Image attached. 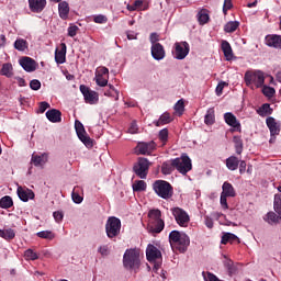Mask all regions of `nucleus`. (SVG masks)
Listing matches in <instances>:
<instances>
[{"mask_svg":"<svg viewBox=\"0 0 281 281\" xmlns=\"http://www.w3.org/2000/svg\"><path fill=\"white\" fill-rule=\"evenodd\" d=\"M123 267L128 271H135L142 267V252L139 248L126 249L123 255Z\"/></svg>","mask_w":281,"mask_h":281,"instance_id":"obj_1","label":"nucleus"},{"mask_svg":"<svg viewBox=\"0 0 281 281\" xmlns=\"http://www.w3.org/2000/svg\"><path fill=\"white\" fill-rule=\"evenodd\" d=\"M169 243L172 251L186 254V251H188V247L190 246V237H188L186 234H181L179 231H172L169 234Z\"/></svg>","mask_w":281,"mask_h":281,"instance_id":"obj_2","label":"nucleus"},{"mask_svg":"<svg viewBox=\"0 0 281 281\" xmlns=\"http://www.w3.org/2000/svg\"><path fill=\"white\" fill-rule=\"evenodd\" d=\"M172 166L180 175H188L192 170V160L188 154H182L181 157L172 159Z\"/></svg>","mask_w":281,"mask_h":281,"instance_id":"obj_3","label":"nucleus"},{"mask_svg":"<svg viewBox=\"0 0 281 281\" xmlns=\"http://www.w3.org/2000/svg\"><path fill=\"white\" fill-rule=\"evenodd\" d=\"M154 192L160 196V199H171L173 191H172V186L165 180H157L153 184Z\"/></svg>","mask_w":281,"mask_h":281,"instance_id":"obj_4","label":"nucleus"},{"mask_svg":"<svg viewBox=\"0 0 281 281\" xmlns=\"http://www.w3.org/2000/svg\"><path fill=\"white\" fill-rule=\"evenodd\" d=\"M244 80L247 87H252V85H255L257 89H260V87L265 86V72L260 70L255 72L247 71L245 74Z\"/></svg>","mask_w":281,"mask_h":281,"instance_id":"obj_5","label":"nucleus"},{"mask_svg":"<svg viewBox=\"0 0 281 281\" xmlns=\"http://www.w3.org/2000/svg\"><path fill=\"white\" fill-rule=\"evenodd\" d=\"M120 229H122V222L120 218L115 216L109 217L105 224L108 238H115L116 236H120Z\"/></svg>","mask_w":281,"mask_h":281,"instance_id":"obj_6","label":"nucleus"},{"mask_svg":"<svg viewBox=\"0 0 281 281\" xmlns=\"http://www.w3.org/2000/svg\"><path fill=\"white\" fill-rule=\"evenodd\" d=\"M149 217V223L154 225V232L156 234H160V232H164V220H161V211L156 209V210H150L148 213Z\"/></svg>","mask_w":281,"mask_h":281,"instance_id":"obj_7","label":"nucleus"},{"mask_svg":"<svg viewBox=\"0 0 281 281\" xmlns=\"http://www.w3.org/2000/svg\"><path fill=\"white\" fill-rule=\"evenodd\" d=\"M75 130L80 142H82L87 148H93V139L88 136L85 125L78 120L75 121Z\"/></svg>","mask_w":281,"mask_h":281,"instance_id":"obj_8","label":"nucleus"},{"mask_svg":"<svg viewBox=\"0 0 281 281\" xmlns=\"http://www.w3.org/2000/svg\"><path fill=\"white\" fill-rule=\"evenodd\" d=\"M222 193L220 203L223 207V210H229V204H227V196L234 198L236 196V190L234 189V186L229 182H224L222 186Z\"/></svg>","mask_w":281,"mask_h":281,"instance_id":"obj_9","label":"nucleus"},{"mask_svg":"<svg viewBox=\"0 0 281 281\" xmlns=\"http://www.w3.org/2000/svg\"><path fill=\"white\" fill-rule=\"evenodd\" d=\"M171 213L176 223L180 227H188V225L190 224V215L188 214V212H186V210L177 206L171 209Z\"/></svg>","mask_w":281,"mask_h":281,"instance_id":"obj_10","label":"nucleus"},{"mask_svg":"<svg viewBox=\"0 0 281 281\" xmlns=\"http://www.w3.org/2000/svg\"><path fill=\"white\" fill-rule=\"evenodd\" d=\"M150 168V161L146 158H138V161L134 165L133 170L139 179H146L148 177V169Z\"/></svg>","mask_w":281,"mask_h":281,"instance_id":"obj_11","label":"nucleus"},{"mask_svg":"<svg viewBox=\"0 0 281 281\" xmlns=\"http://www.w3.org/2000/svg\"><path fill=\"white\" fill-rule=\"evenodd\" d=\"M175 47V56L178 60H183V58L190 54V45L188 42L176 43Z\"/></svg>","mask_w":281,"mask_h":281,"instance_id":"obj_12","label":"nucleus"},{"mask_svg":"<svg viewBox=\"0 0 281 281\" xmlns=\"http://www.w3.org/2000/svg\"><path fill=\"white\" fill-rule=\"evenodd\" d=\"M80 91L88 104H95V102H98V92L89 89L87 86H80Z\"/></svg>","mask_w":281,"mask_h":281,"instance_id":"obj_13","label":"nucleus"},{"mask_svg":"<svg viewBox=\"0 0 281 281\" xmlns=\"http://www.w3.org/2000/svg\"><path fill=\"white\" fill-rule=\"evenodd\" d=\"M155 148H157V144L151 140L149 143H138L135 150L137 155H150Z\"/></svg>","mask_w":281,"mask_h":281,"instance_id":"obj_14","label":"nucleus"},{"mask_svg":"<svg viewBox=\"0 0 281 281\" xmlns=\"http://www.w3.org/2000/svg\"><path fill=\"white\" fill-rule=\"evenodd\" d=\"M19 63L24 71H27L29 74L36 71V67H38V64L32 57H23L19 60Z\"/></svg>","mask_w":281,"mask_h":281,"instance_id":"obj_15","label":"nucleus"},{"mask_svg":"<svg viewBox=\"0 0 281 281\" xmlns=\"http://www.w3.org/2000/svg\"><path fill=\"white\" fill-rule=\"evenodd\" d=\"M151 56L155 60H164L166 58V50L164 46L159 43H156L151 46Z\"/></svg>","mask_w":281,"mask_h":281,"instance_id":"obj_16","label":"nucleus"},{"mask_svg":"<svg viewBox=\"0 0 281 281\" xmlns=\"http://www.w3.org/2000/svg\"><path fill=\"white\" fill-rule=\"evenodd\" d=\"M146 257L148 262H153L158 258H161V251L157 247L148 245L146 249Z\"/></svg>","mask_w":281,"mask_h":281,"instance_id":"obj_17","label":"nucleus"},{"mask_svg":"<svg viewBox=\"0 0 281 281\" xmlns=\"http://www.w3.org/2000/svg\"><path fill=\"white\" fill-rule=\"evenodd\" d=\"M266 124L270 131V135H280V123L273 116L268 117Z\"/></svg>","mask_w":281,"mask_h":281,"instance_id":"obj_18","label":"nucleus"},{"mask_svg":"<svg viewBox=\"0 0 281 281\" xmlns=\"http://www.w3.org/2000/svg\"><path fill=\"white\" fill-rule=\"evenodd\" d=\"M266 44L268 47H276L277 49H281V35L266 36Z\"/></svg>","mask_w":281,"mask_h":281,"instance_id":"obj_19","label":"nucleus"},{"mask_svg":"<svg viewBox=\"0 0 281 281\" xmlns=\"http://www.w3.org/2000/svg\"><path fill=\"white\" fill-rule=\"evenodd\" d=\"M18 195L21 201L27 203V201L34 199V191L30 189L18 188Z\"/></svg>","mask_w":281,"mask_h":281,"instance_id":"obj_20","label":"nucleus"},{"mask_svg":"<svg viewBox=\"0 0 281 281\" xmlns=\"http://www.w3.org/2000/svg\"><path fill=\"white\" fill-rule=\"evenodd\" d=\"M222 52L226 58V60H233L234 59V50L232 49V45L227 41H222Z\"/></svg>","mask_w":281,"mask_h":281,"instance_id":"obj_21","label":"nucleus"},{"mask_svg":"<svg viewBox=\"0 0 281 281\" xmlns=\"http://www.w3.org/2000/svg\"><path fill=\"white\" fill-rule=\"evenodd\" d=\"M67 54V46L63 43L60 44V49L55 50V60L58 65H63L65 63V56Z\"/></svg>","mask_w":281,"mask_h":281,"instance_id":"obj_22","label":"nucleus"},{"mask_svg":"<svg viewBox=\"0 0 281 281\" xmlns=\"http://www.w3.org/2000/svg\"><path fill=\"white\" fill-rule=\"evenodd\" d=\"M46 3L45 0H29V5L32 12H43Z\"/></svg>","mask_w":281,"mask_h":281,"instance_id":"obj_23","label":"nucleus"},{"mask_svg":"<svg viewBox=\"0 0 281 281\" xmlns=\"http://www.w3.org/2000/svg\"><path fill=\"white\" fill-rule=\"evenodd\" d=\"M63 113L57 109H52L46 112V117L49 122L57 123L60 122Z\"/></svg>","mask_w":281,"mask_h":281,"instance_id":"obj_24","label":"nucleus"},{"mask_svg":"<svg viewBox=\"0 0 281 281\" xmlns=\"http://www.w3.org/2000/svg\"><path fill=\"white\" fill-rule=\"evenodd\" d=\"M0 76H4L5 78H12V76H14V67L12 66V64H3L0 69Z\"/></svg>","mask_w":281,"mask_h":281,"instance_id":"obj_25","label":"nucleus"},{"mask_svg":"<svg viewBox=\"0 0 281 281\" xmlns=\"http://www.w3.org/2000/svg\"><path fill=\"white\" fill-rule=\"evenodd\" d=\"M224 119L226 124H228V126H232L233 128H238L240 126V123L238 122L236 116L231 112L225 113Z\"/></svg>","mask_w":281,"mask_h":281,"instance_id":"obj_26","label":"nucleus"},{"mask_svg":"<svg viewBox=\"0 0 281 281\" xmlns=\"http://www.w3.org/2000/svg\"><path fill=\"white\" fill-rule=\"evenodd\" d=\"M47 154H42L41 156H38V155H33L32 156V159H31V161H32V164L34 165V166H36V167H41V168H43V166L45 165V162L47 161Z\"/></svg>","mask_w":281,"mask_h":281,"instance_id":"obj_27","label":"nucleus"},{"mask_svg":"<svg viewBox=\"0 0 281 281\" xmlns=\"http://www.w3.org/2000/svg\"><path fill=\"white\" fill-rule=\"evenodd\" d=\"M239 164L240 160L236 156H231L226 159V168H228V170H238Z\"/></svg>","mask_w":281,"mask_h":281,"instance_id":"obj_28","label":"nucleus"},{"mask_svg":"<svg viewBox=\"0 0 281 281\" xmlns=\"http://www.w3.org/2000/svg\"><path fill=\"white\" fill-rule=\"evenodd\" d=\"M14 205V201H12V198L10 195H4L0 199V207L2 210H10Z\"/></svg>","mask_w":281,"mask_h":281,"instance_id":"obj_29","label":"nucleus"},{"mask_svg":"<svg viewBox=\"0 0 281 281\" xmlns=\"http://www.w3.org/2000/svg\"><path fill=\"white\" fill-rule=\"evenodd\" d=\"M16 233L12 228L0 229V238H4V240H14Z\"/></svg>","mask_w":281,"mask_h":281,"instance_id":"obj_30","label":"nucleus"},{"mask_svg":"<svg viewBox=\"0 0 281 281\" xmlns=\"http://www.w3.org/2000/svg\"><path fill=\"white\" fill-rule=\"evenodd\" d=\"M257 113L261 117H267V115H271V113H273V110L269 103H265L257 110Z\"/></svg>","mask_w":281,"mask_h":281,"instance_id":"obj_31","label":"nucleus"},{"mask_svg":"<svg viewBox=\"0 0 281 281\" xmlns=\"http://www.w3.org/2000/svg\"><path fill=\"white\" fill-rule=\"evenodd\" d=\"M198 21H199L200 25H205V23H207V21H210V11L207 9H202L198 13Z\"/></svg>","mask_w":281,"mask_h":281,"instance_id":"obj_32","label":"nucleus"},{"mask_svg":"<svg viewBox=\"0 0 281 281\" xmlns=\"http://www.w3.org/2000/svg\"><path fill=\"white\" fill-rule=\"evenodd\" d=\"M240 243V239L238 238V236L232 234V233H225L223 236H222V245H227V243Z\"/></svg>","mask_w":281,"mask_h":281,"instance_id":"obj_33","label":"nucleus"},{"mask_svg":"<svg viewBox=\"0 0 281 281\" xmlns=\"http://www.w3.org/2000/svg\"><path fill=\"white\" fill-rule=\"evenodd\" d=\"M27 47H29L27 41H25L24 38H18L14 42V48L18 49V52H25Z\"/></svg>","mask_w":281,"mask_h":281,"instance_id":"obj_34","label":"nucleus"},{"mask_svg":"<svg viewBox=\"0 0 281 281\" xmlns=\"http://www.w3.org/2000/svg\"><path fill=\"white\" fill-rule=\"evenodd\" d=\"M58 10L60 19H67V14H69V4L67 2H60Z\"/></svg>","mask_w":281,"mask_h":281,"instance_id":"obj_35","label":"nucleus"},{"mask_svg":"<svg viewBox=\"0 0 281 281\" xmlns=\"http://www.w3.org/2000/svg\"><path fill=\"white\" fill-rule=\"evenodd\" d=\"M176 115H183V111H186V103L183 99H180L173 106Z\"/></svg>","mask_w":281,"mask_h":281,"instance_id":"obj_36","label":"nucleus"},{"mask_svg":"<svg viewBox=\"0 0 281 281\" xmlns=\"http://www.w3.org/2000/svg\"><path fill=\"white\" fill-rule=\"evenodd\" d=\"M233 142L235 144L236 154L243 155V139L238 136H234Z\"/></svg>","mask_w":281,"mask_h":281,"instance_id":"obj_37","label":"nucleus"},{"mask_svg":"<svg viewBox=\"0 0 281 281\" xmlns=\"http://www.w3.org/2000/svg\"><path fill=\"white\" fill-rule=\"evenodd\" d=\"M214 109H209L204 117V122L207 126H212V124H214Z\"/></svg>","mask_w":281,"mask_h":281,"instance_id":"obj_38","label":"nucleus"},{"mask_svg":"<svg viewBox=\"0 0 281 281\" xmlns=\"http://www.w3.org/2000/svg\"><path fill=\"white\" fill-rule=\"evenodd\" d=\"M133 190L134 192H144L146 190V182L144 180L135 181Z\"/></svg>","mask_w":281,"mask_h":281,"instance_id":"obj_39","label":"nucleus"},{"mask_svg":"<svg viewBox=\"0 0 281 281\" xmlns=\"http://www.w3.org/2000/svg\"><path fill=\"white\" fill-rule=\"evenodd\" d=\"M25 260H38V254H36L32 248H29L24 251Z\"/></svg>","mask_w":281,"mask_h":281,"instance_id":"obj_40","label":"nucleus"},{"mask_svg":"<svg viewBox=\"0 0 281 281\" xmlns=\"http://www.w3.org/2000/svg\"><path fill=\"white\" fill-rule=\"evenodd\" d=\"M170 122H172V116H170V113L165 112L158 120L157 122V126H159V124H170Z\"/></svg>","mask_w":281,"mask_h":281,"instance_id":"obj_41","label":"nucleus"},{"mask_svg":"<svg viewBox=\"0 0 281 281\" xmlns=\"http://www.w3.org/2000/svg\"><path fill=\"white\" fill-rule=\"evenodd\" d=\"M238 25H240V23H238L237 21L228 22V23H226V25L224 26V30H225V32H227V33L236 32V30H238Z\"/></svg>","mask_w":281,"mask_h":281,"instance_id":"obj_42","label":"nucleus"},{"mask_svg":"<svg viewBox=\"0 0 281 281\" xmlns=\"http://www.w3.org/2000/svg\"><path fill=\"white\" fill-rule=\"evenodd\" d=\"M94 80L98 87H106L109 85V77L95 75Z\"/></svg>","mask_w":281,"mask_h":281,"instance_id":"obj_43","label":"nucleus"},{"mask_svg":"<svg viewBox=\"0 0 281 281\" xmlns=\"http://www.w3.org/2000/svg\"><path fill=\"white\" fill-rule=\"evenodd\" d=\"M173 170H175V166H172V160H171V164L164 162L161 166L162 175H171Z\"/></svg>","mask_w":281,"mask_h":281,"instance_id":"obj_44","label":"nucleus"},{"mask_svg":"<svg viewBox=\"0 0 281 281\" xmlns=\"http://www.w3.org/2000/svg\"><path fill=\"white\" fill-rule=\"evenodd\" d=\"M110 90L104 92V95H109L110 98H114V100H120V92L115 90V88L112 85H109Z\"/></svg>","mask_w":281,"mask_h":281,"instance_id":"obj_45","label":"nucleus"},{"mask_svg":"<svg viewBox=\"0 0 281 281\" xmlns=\"http://www.w3.org/2000/svg\"><path fill=\"white\" fill-rule=\"evenodd\" d=\"M267 223L273 225V223H278L280 221V215L276 214L274 212H269L266 217Z\"/></svg>","mask_w":281,"mask_h":281,"instance_id":"obj_46","label":"nucleus"},{"mask_svg":"<svg viewBox=\"0 0 281 281\" xmlns=\"http://www.w3.org/2000/svg\"><path fill=\"white\" fill-rule=\"evenodd\" d=\"M274 211L277 212V214H279L281 218V194L274 195Z\"/></svg>","mask_w":281,"mask_h":281,"instance_id":"obj_47","label":"nucleus"},{"mask_svg":"<svg viewBox=\"0 0 281 281\" xmlns=\"http://www.w3.org/2000/svg\"><path fill=\"white\" fill-rule=\"evenodd\" d=\"M38 238H45L46 240H54V233L49 231H42L37 233Z\"/></svg>","mask_w":281,"mask_h":281,"instance_id":"obj_48","label":"nucleus"},{"mask_svg":"<svg viewBox=\"0 0 281 281\" xmlns=\"http://www.w3.org/2000/svg\"><path fill=\"white\" fill-rule=\"evenodd\" d=\"M262 93L266 98H273V95H276V89L269 86H263Z\"/></svg>","mask_w":281,"mask_h":281,"instance_id":"obj_49","label":"nucleus"},{"mask_svg":"<svg viewBox=\"0 0 281 281\" xmlns=\"http://www.w3.org/2000/svg\"><path fill=\"white\" fill-rule=\"evenodd\" d=\"M160 142L162 143V146H166V142H168V128H164L159 132L158 135Z\"/></svg>","mask_w":281,"mask_h":281,"instance_id":"obj_50","label":"nucleus"},{"mask_svg":"<svg viewBox=\"0 0 281 281\" xmlns=\"http://www.w3.org/2000/svg\"><path fill=\"white\" fill-rule=\"evenodd\" d=\"M95 76H103L105 78H109V68L104 66L98 67L95 70Z\"/></svg>","mask_w":281,"mask_h":281,"instance_id":"obj_51","label":"nucleus"},{"mask_svg":"<svg viewBox=\"0 0 281 281\" xmlns=\"http://www.w3.org/2000/svg\"><path fill=\"white\" fill-rule=\"evenodd\" d=\"M71 200L74 201V203L79 204V203H81L82 201H85V198H83L82 195L78 194V193L76 192V189H74V191H72V193H71Z\"/></svg>","mask_w":281,"mask_h":281,"instance_id":"obj_52","label":"nucleus"},{"mask_svg":"<svg viewBox=\"0 0 281 281\" xmlns=\"http://www.w3.org/2000/svg\"><path fill=\"white\" fill-rule=\"evenodd\" d=\"M138 131H139V127L137 126V123L133 121L127 130V133H130L131 135H135L137 134Z\"/></svg>","mask_w":281,"mask_h":281,"instance_id":"obj_53","label":"nucleus"},{"mask_svg":"<svg viewBox=\"0 0 281 281\" xmlns=\"http://www.w3.org/2000/svg\"><path fill=\"white\" fill-rule=\"evenodd\" d=\"M30 87L33 91H38V89H41V81L38 79H33L30 82Z\"/></svg>","mask_w":281,"mask_h":281,"instance_id":"obj_54","label":"nucleus"},{"mask_svg":"<svg viewBox=\"0 0 281 281\" xmlns=\"http://www.w3.org/2000/svg\"><path fill=\"white\" fill-rule=\"evenodd\" d=\"M232 8H234V4H232V0H224V5H223L224 14H227V11L232 10Z\"/></svg>","mask_w":281,"mask_h":281,"instance_id":"obj_55","label":"nucleus"},{"mask_svg":"<svg viewBox=\"0 0 281 281\" xmlns=\"http://www.w3.org/2000/svg\"><path fill=\"white\" fill-rule=\"evenodd\" d=\"M53 216H54L56 223H60V221H63V218H64L65 215H64L63 212H60V211H55V212L53 213Z\"/></svg>","mask_w":281,"mask_h":281,"instance_id":"obj_56","label":"nucleus"},{"mask_svg":"<svg viewBox=\"0 0 281 281\" xmlns=\"http://www.w3.org/2000/svg\"><path fill=\"white\" fill-rule=\"evenodd\" d=\"M225 87H227V82H225V81L220 82L216 87V94L221 95V93H223V89H225Z\"/></svg>","mask_w":281,"mask_h":281,"instance_id":"obj_57","label":"nucleus"},{"mask_svg":"<svg viewBox=\"0 0 281 281\" xmlns=\"http://www.w3.org/2000/svg\"><path fill=\"white\" fill-rule=\"evenodd\" d=\"M247 170V162L245 160H239V173L245 175Z\"/></svg>","mask_w":281,"mask_h":281,"instance_id":"obj_58","label":"nucleus"},{"mask_svg":"<svg viewBox=\"0 0 281 281\" xmlns=\"http://www.w3.org/2000/svg\"><path fill=\"white\" fill-rule=\"evenodd\" d=\"M49 106L50 105L46 101L41 102L38 113H45V110L49 109Z\"/></svg>","mask_w":281,"mask_h":281,"instance_id":"obj_59","label":"nucleus"},{"mask_svg":"<svg viewBox=\"0 0 281 281\" xmlns=\"http://www.w3.org/2000/svg\"><path fill=\"white\" fill-rule=\"evenodd\" d=\"M99 254H101V256H109V246H100Z\"/></svg>","mask_w":281,"mask_h":281,"instance_id":"obj_60","label":"nucleus"},{"mask_svg":"<svg viewBox=\"0 0 281 281\" xmlns=\"http://www.w3.org/2000/svg\"><path fill=\"white\" fill-rule=\"evenodd\" d=\"M149 38H150V43H153V45H156L157 42L159 41V34L151 33Z\"/></svg>","mask_w":281,"mask_h":281,"instance_id":"obj_61","label":"nucleus"},{"mask_svg":"<svg viewBox=\"0 0 281 281\" xmlns=\"http://www.w3.org/2000/svg\"><path fill=\"white\" fill-rule=\"evenodd\" d=\"M94 23H106V16L104 15L94 16Z\"/></svg>","mask_w":281,"mask_h":281,"instance_id":"obj_62","label":"nucleus"},{"mask_svg":"<svg viewBox=\"0 0 281 281\" xmlns=\"http://www.w3.org/2000/svg\"><path fill=\"white\" fill-rule=\"evenodd\" d=\"M205 225L206 227H209V229H212V227H214V221L212 220V217H205Z\"/></svg>","mask_w":281,"mask_h":281,"instance_id":"obj_63","label":"nucleus"},{"mask_svg":"<svg viewBox=\"0 0 281 281\" xmlns=\"http://www.w3.org/2000/svg\"><path fill=\"white\" fill-rule=\"evenodd\" d=\"M15 80L19 85V87H25L27 83L25 82V79L21 78V77H15Z\"/></svg>","mask_w":281,"mask_h":281,"instance_id":"obj_64","label":"nucleus"}]
</instances>
